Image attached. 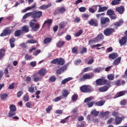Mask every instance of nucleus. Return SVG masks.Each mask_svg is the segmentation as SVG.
Instances as JSON below:
<instances>
[{
  "label": "nucleus",
  "instance_id": "obj_1",
  "mask_svg": "<svg viewBox=\"0 0 127 127\" xmlns=\"http://www.w3.org/2000/svg\"><path fill=\"white\" fill-rule=\"evenodd\" d=\"M31 12L33 19L31 22H30L29 26L31 27L32 31H38L40 29V24L35 22H37V21H38L37 19H39V18L42 16V11H34Z\"/></svg>",
  "mask_w": 127,
  "mask_h": 127
},
{
  "label": "nucleus",
  "instance_id": "obj_2",
  "mask_svg": "<svg viewBox=\"0 0 127 127\" xmlns=\"http://www.w3.org/2000/svg\"><path fill=\"white\" fill-rule=\"evenodd\" d=\"M104 35H103V33H100L93 40H90L88 42V44L91 45L92 43H97V42H99V41H102V40H104Z\"/></svg>",
  "mask_w": 127,
  "mask_h": 127
},
{
  "label": "nucleus",
  "instance_id": "obj_3",
  "mask_svg": "<svg viewBox=\"0 0 127 127\" xmlns=\"http://www.w3.org/2000/svg\"><path fill=\"white\" fill-rule=\"evenodd\" d=\"M111 81L105 79L99 78L96 80V86H103V85H110Z\"/></svg>",
  "mask_w": 127,
  "mask_h": 127
},
{
  "label": "nucleus",
  "instance_id": "obj_4",
  "mask_svg": "<svg viewBox=\"0 0 127 127\" xmlns=\"http://www.w3.org/2000/svg\"><path fill=\"white\" fill-rule=\"evenodd\" d=\"M114 32H116L115 28L110 27L106 28L103 31V33L105 36H110V35H112Z\"/></svg>",
  "mask_w": 127,
  "mask_h": 127
},
{
  "label": "nucleus",
  "instance_id": "obj_5",
  "mask_svg": "<svg viewBox=\"0 0 127 127\" xmlns=\"http://www.w3.org/2000/svg\"><path fill=\"white\" fill-rule=\"evenodd\" d=\"M12 33H13V30L5 28L3 30L2 33L0 34V36L3 37V36H7V35H9Z\"/></svg>",
  "mask_w": 127,
  "mask_h": 127
},
{
  "label": "nucleus",
  "instance_id": "obj_6",
  "mask_svg": "<svg viewBox=\"0 0 127 127\" xmlns=\"http://www.w3.org/2000/svg\"><path fill=\"white\" fill-rule=\"evenodd\" d=\"M80 90L82 93H90V92H93V89L88 87L87 85H82L80 87Z\"/></svg>",
  "mask_w": 127,
  "mask_h": 127
},
{
  "label": "nucleus",
  "instance_id": "obj_7",
  "mask_svg": "<svg viewBox=\"0 0 127 127\" xmlns=\"http://www.w3.org/2000/svg\"><path fill=\"white\" fill-rule=\"evenodd\" d=\"M33 80L34 82L37 83V82H39L42 80V77L38 73H36L33 74Z\"/></svg>",
  "mask_w": 127,
  "mask_h": 127
},
{
  "label": "nucleus",
  "instance_id": "obj_8",
  "mask_svg": "<svg viewBox=\"0 0 127 127\" xmlns=\"http://www.w3.org/2000/svg\"><path fill=\"white\" fill-rule=\"evenodd\" d=\"M93 77H94V73L91 75L89 74V73H85L82 76V78H80V80H81V81L90 80V79H92Z\"/></svg>",
  "mask_w": 127,
  "mask_h": 127
},
{
  "label": "nucleus",
  "instance_id": "obj_9",
  "mask_svg": "<svg viewBox=\"0 0 127 127\" xmlns=\"http://www.w3.org/2000/svg\"><path fill=\"white\" fill-rule=\"evenodd\" d=\"M52 22H53V20L51 19H48L47 20L45 21L43 25H42V28L43 27H45V26H48L50 27V26H51V24H52Z\"/></svg>",
  "mask_w": 127,
  "mask_h": 127
},
{
  "label": "nucleus",
  "instance_id": "obj_10",
  "mask_svg": "<svg viewBox=\"0 0 127 127\" xmlns=\"http://www.w3.org/2000/svg\"><path fill=\"white\" fill-rule=\"evenodd\" d=\"M67 67H68L67 64L63 66L62 67L57 70L56 72V74H58L59 75L61 74L62 73H63V72H64V71L67 70Z\"/></svg>",
  "mask_w": 127,
  "mask_h": 127
},
{
  "label": "nucleus",
  "instance_id": "obj_11",
  "mask_svg": "<svg viewBox=\"0 0 127 127\" xmlns=\"http://www.w3.org/2000/svg\"><path fill=\"white\" fill-rule=\"evenodd\" d=\"M109 22H110V18L108 17H102L100 18V23L102 25H105V24H107Z\"/></svg>",
  "mask_w": 127,
  "mask_h": 127
},
{
  "label": "nucleus",
  "instance_id": "obj_12",
  "mask_svg": "<svg viewBox=\"0 0 127 127\" xmlns=\"http://www.w3.org/2000/svg\"><path fill=\"white\" fill-rule=\"evenodd\" d=\"M115 10L119 13V14H124L125 12V8L124 6H121L117 7Z\"/></svg>",
  "mask_w": 127,
  "mask_h": 127
},
{
  "label": "nucleus",
  "instance_id": "obj_13",
  "mask_svg": "<svg viewBox=\"0 0 127 127\" xmlns=\"http://www.w3.org/2000/svg\"><path fill=\"white\" fill-rule=\"evenodd\" d=\"M110 88H111V83H109V85H107L99 88V91L101 92H107V91L109 90Z\"/></svg>",
  "mask_w": 127,
  "mask_h": 127
},
{
  "label": "nucleus",
  "instance_id": "obj_14",
  "mask_svg": "<svg viewBox=\"0 0 127 127\" xmlns=\"http://www.w3.org/2000/svg\"><path fill=\"white\" fill-rule=\"evenodd\" d=\"M119 42L121 46H123V45H125V44H127V36L122 37L121 39H119Z\"/></svg>",
  "mask_w": 127,
  "mask_h": 127
},
{
  "label": "nucleus",
  "instance_id": "obj_15",
  "mask_svg": "<svg viewBox=\"0 0 127 127\" xmlns=\"http://www.w3.org/2000/svg\"><path fill=\"white\" fill-rule=\"evenodd\" d=\"M97 6H99V9L97 11V12H104V11H106V10H108L107 6H103L101 5H97L95 6L96 8H97Z\"/></svg>",
  "mask_w": 127,
  "mask_h": 127
},
{
  "label": "nucleus",
  "instance_id": "obj_16",
  "mask_svg": "<svg viewBox=\"0 0 127 127\" xmlns=\"http://www.w3.org/2000/svg\"><path fill=\"white\" fill-rule=\"evenodd\" d=\"M38 74L41 76V77H44L45 76V74L47 73V70L45 68L41 69L38 72Z\"/></svg>",
  "mask_w": 127,
  "mask_h": 127
},
{
  "label": "nucleus",
  "instance_id": "obj_17",
  "mask_svg": "<svg viewBox=\"0 0 127 127\" xmlns=\"http://www.w3.org/2000/svg\"><path fill=\"white\" fill-rule=\"evenodd\" d=\"M88 24L91 26H98V20L92 19L88 22Z\"/></svg>",
  "mask_w": 127,
  "mask_h": 127
},
{
  "label": "nucleus",
  "instance_id": "obj_18",
  "mask_svg": "<svg viewBox=\"0 0 127 127\" xmlns=\"http://www.w3.org/2000/svg\"><path fill=\"white\" fill-rule=\"evenodd\" d=\"M65 43H66L65 41L63 40H60L57 43L56 45L59 48H62V47H64Z\"/></svg>",
  "mask_w": 127,
  "mask_h": 127
},
{
  "label": "nucleus",
  "instance_id": "obj_19",
  "mask_svg": "<svg viewBox=\"0 0 127 127\" xmlns=\"http://www.w3.org/2000/svg\"><path fill=\"white\" fill-rule=\"evenodd\" d=\"M123 119H124L123 117H116L115 119L116 125H121V124H122V122H123Z\"/></svg>",
  "mask_w": 127,
  "mask_h": 127
},
{
  "label": "nucleus",
  "instance_id": "obj_20",
  "mask_svg": "<svg viewBox=\"0 0 127 127\" xmlns=\"http://www.w3.org/2000/svg\"><path fill=\"white\" fill-rule=\"evenodd\" d=\"M125 84H126V81L119 79L116 81V82L115 83V85H116V86H121V85H122V86H124Z\"/></svg>",
  "mask_w": 127,
  "mask_h": 127
},
{
  "label": "nucleus",
  "instance_id": "obj_21",
  "mask_svg": "<svg viewBox=\"0 0 127 127\" xmlns=\"http://www.w3.org/2000/svg\"><path fill=\"white\" fill-rule=\"evenodd\" d=\"M119 57V55L117 53H113L112 54H109V58L110 59H113V60H115L116 58H118Z\"/></svg>",
  "mask_w": 127,
  "mask_h": 127
},
{
  "label": "nucleus",
  "instance_id": "obj_22",
  "mask_svg": "<svg viewBox=\"0 0 127 127\" xmlns=\"http://www.w3.org/2000/svg\"><path fill=\"white\" fill-rule=\"evenodd\" d=\"M121 61H122V58L119 57L117 59H116L113 62V65L114 66H117V65H119L121 63Z\"/></svg>",
  "mask_w": 127,
  "mask_h": 127
},
{
  "label": "nucleus",
  "instance_id": "obj_23",
  "mask_svg": "<svg viewBox=\"0 0 127 127\" xmlns=\"http://www.w3.org/2000/svg\"><path fill=\"white\" fill-rule=\"evenodd\" d=\"M124 23V21L122 19L119 20L118 22H116L114 23V25L116 27H120V26H122L123 24Z\"/></svg>",
  "mask_w": 127,
  "mask_h": 127
},
{
  "label": "nucleus",
  "instance_id": "obj_24",
  "mask_svg": "<svg viewBox=\"0 0 127 127\" xmlns=\"http://www.w3.org/2000/svg\"><path fill=\"white\" fill-rule=\"evenodd\" d=\"M14 42H15V38H14V37H12V38L10 39L9 43L11 48H13V47L15 46V44Z\"/></svg>",
  "mask_w": 127,
  "mask_h": 127
},
{
  "label": "nucleus",
  "instance_id": "obj_25",
  "mask_svg": "<svg viewBox=\"0 0 127 127\" xmlns=\"http://www.w3.org/2000/svg\"><path fill=\"white\" fill-rule=\"evenodd\" d=\"M5 49H1L0 50V59H2L4 56L5 55Z\"/></svg>",
  "mask_w": 127,
  "mask_h": 127
},
{
  "label": "nucleus",
  "instance_id": "obj_26",
  "mask_svg": "<svg viewBox=\"0 0 127 127\" xmlns=\"http://www.w3.org/2000/svg\"><path fill=\"white\" fill-rule=\"evenodd\" d=\"M22 31L27 33L29 32V26L24 25L21 28Z\"/></svg>",
  "mask_w": 127,
  "mask_h": 127
},
{
  "label": "nucleus",
  "instance_id": "obj_27",
  "mask_svg": "<svg viewBox=\"0 0 127 127\" xmlns=\"http://www.w3.org/2000/svg\"><path fill=\"white\" fill-rule=\"evenodd\" d=\"M127 93V91H122L117 93L116 98H120V97H122V96H124Z\"/></svg>",
  "mask_w": 127,
  "mask_h": 127
},
{
  "label": "nucleus",
  "instance_id": "obj_28",
  "mask_svg": "<svg viewBox=\"0 0 127 127\" xmlns=\"http://www.w3.org/2000/svg\"><path fill=\"white\" fill-rule=\"evenodd\" d=\"M107 15L111 16L112 15H115V14H116V13L115 12V11H114V10L110 9L107 11Z\"/></svg>",
  "mask_w": 127,
  "mask_h": 127
},
{
  "label": "nucleus",
  "instance_id": "obj_29",
  "mask_svg": "<svg viewBox=\"0 0 127 127\" xmlns=\"http://www.w3.org/2000/svg\"><path fill=\"white\" fill-rule=\"evenodd\" d=\"M99 113L100 112H99L98 111H97L96 109H94L91 111V115L93 116V117H98V116H99Z\"/></svg>",
  "mask_w": 127,
  "mask_h": 127
},
{
  "label": "nucleus",
  "instance_id": "obj_30",
  "mask_svg": "<svg viewBox=\"0 0 127 127\" xmlns=\"http://www.w3.org/2000/svg\"><path fill=\"white\" fill-rule=\"evenodd\" d=\"M51 6V3L48 4L47 5H42L40 6V9H47L48 7H50Z\"/></svg>",
  "mask_w": 127,
  "mask_h": 127
},
{
  "label": "nucleus",
  "instance_id": "obj_31",
  "mask_svg": "<svg viewBox=\"0 0 127 127\" xmlns=\"http://www.w3.org/2000/svg\"><path fill=\"white\" fill-rule=\"evenodd\" d=\"M73 78L72 77H68L67 78H65L62 81V85H65L67 82H69V81H71V80H72Z\"/></svg>",
  "mask_w": 127,
  "mask_h": 127
},
{
  "label": "nucleus",
  "instance_id": "obj_32",
  "mask_svg": "<svg viewBox=\"0 0 127 127\" xmlns=\"http://www.w3.org/2000/svg\"><path fill=\"white\" fill-rule=\"evenodd\" d=\"M15 115H16L15 111H11L9 110L8 113V118H12V117L15 116Z\"/></svg>",
  "mask_w": 127,
  "mask_h": 127
},
{
  "label": "nucleus",
  "instance_id": "obj_33",
  "mask_svg": "<svg viewBox=\"0 0 127 127\" xmlns=\"http://www.w3.org/2000/svg\"><path fill=\"white\" fill-rule=\"evenodd\" d=\"M65 64V60L63 58H60L58 60V65H64Z\"/></svg>",
  "mask_w": 127,
  "mask_h": 127
},
{
  "label": "nucleus",
  "instance_id": "obj_34",
  "mask_svg": "<svg viewBox=\"0 0 127 127\" xmlns=\"http://www.w3.org/2000/svg\"><path fill=\"white\" fill-rule=\"evenodd\" d=\"M69 93L68 92L67 90H64L62 92V98L63 97H64V98H67L68 95H69Z\"/></svg>",
  "mask_w": 127,
  "mask_h": 127
},
{
  "label": "nucleus",
  "instance_id": "obj_35",
  "mask_svg": "<svg viewBox=\"0 0 127 127\" xmlns=\"http://www.w3.org/2000/svg\"><path fill=\"white\" fill-rule=\"evenodd\" d=\"M52 41V38H46L43 42L44 44H48V43H50Z\"/></svg>",
  "mask_w": 127,
  "mask_h": 127
},
{
  "label": "nucleus",
  "instance_id": "obj_36",
  "mask_svg": "<svg viewBox=\"0 0 127 127\" xmlns=\"http://www.w3.org/2000/svg\"><path fill=\"white\" fill-rule=\"evenodd\" d=\"M78 94H73L72 97H71V100L73 102H75V101H77V100H78Z\"/></svg>",
  "mask_w": 127,
  "mask_h": 127
},
{
  "label": "nucleus",
  "instance_id": "obj_37",
  "mask_svg": "<svg viewBox=\"0 0 127 127\" xmlns=\"http://www.w3.org/2000/svg\"><path fill=\"white\" fill-rule=\"evenodd\" d=\"M4 73L5 74V76L6 78H9L10 76L8 75V66L6 67L4 70Z\"/></svg>",
  "mask_w": 127,
  "mask_h": 127
},
{
  "label": "nucleus",
  "instance_id": "obj_38",
  "mask_svg": "<svg viewBox=\"0 0 127 127\" xmlns=\"http://www.w3.org/2000/svg\"><path fill=\"white\" fill-rule=\"evenodd\" d=\"M29 16L32 17L31 12L26 13L25 15H24V16L22 17V19L23 20L26 19V18H27V17Z\"/></svg>",
  "mask_w": 127,
  "mask_h": 127
},
{
  "label": "nucleus",
  "instance_id": "obj_39",
  "mask_svg": "<svg viewBox=\"0 0 127 127\" xmlns=\"http://www.w3.org/2000/svg\"><path fill=\"white\" fill-rule=\"evenodd\" d=\"M122 0H113L112 2V5H117V4H120V1Z\"/></svg>",
  "mask_w": 127,
  "mask_h": 127
},
{
  "label": "nucleus",
  "instance_id": "obj_40",
  "mask_svg": "<svg viewBox=\"0 0 127 127\" xmlns=\"http://www.w3.org/2000/svg\"><path fill=\"white\" fill-rule=\"evenodd\" d=\"M95 105L98 107H102V106H104V105H105V102L103 101H100L95 103Z\"/></svg>",
  "mask_w": 127,
  "mask_h": 127
},
{
  "label": "nucleus",
  "instance_id": "obj_41",
  "mask_svg": "<svg viewBox=\"0 0 127 127\" xmlns=\"http://www.w3.org/2000/svg\"><path fill=\"white\" fill-rule=\"evenodd\" d=\"M14 35L17 37H18V36H20L21 35V30H17L16 31H15L14 33Z\"/></svg>",
  "mask_w": 127,
  "mask_h": 127
},
{
  "label": "nucleus",
  "instance_id": "obj_42",
  "mask_svg": "<svg viewBox=\"0 0 127 127\" xmlns=\"http://www.w3.org/2000/svg\"><path fill=\"white\" fill-rule=\"evenodd\" d=\"M24 58L26 60H29V61L32 60V59H33L32 56L28 55V54L25 55Z\"/></svg>",
  "mask_w": 127,
  "mask_h": 127
},
{
  "label": "nucleus",
  "instance_id": "obj_43",
  "mask_svg": "<svg viewBox=\"0 0 127 127\" xmlns=\"http://www.w3.org/2000/svg\"><path fill=\"white\" fill-rule=\"evenodd\" d=\"M107 78L110 81H113V80L115 79V76L113 74H108L107 75Z\"/></svg>",
  "mask_w": 127,
  "mask_h": 127
},
{
  "label": "nucleus",
  "instance_id": "obj_44",
  "mask_svg": "<svg viewBox=\"0 0 127 127\" xmlns=\"http://www.w3.org/2000/svg\"><path fill=\"white\" fill-rule=\"evenodd\" d=\"M10 111L16 112V107L14 105H11L9 106Z\"/></svg>",
  "mask_w": 127,
  "mask_h": 127
},
{
  "label": "nucleus",
  "instance_id": "obj_45",
  "mask_svg": "<svg viewBox=\"0 0 127 127\" xmlns=\"http://www.w3.org/2000/svg\"><path fill=\"white\" fill-rule=\"evenodd\" d=\"M82 33H83V30H80L78 32L75 34L76 37H79L80 35H82Z\"/></svg>",
  "mask_w": 127,
  "mask_h": 127
},
{
  "label": "nucleus",
  "instance_id": "obj_46",
  "mask_svg": "<svg viewBox=\"0 0 127 127\" xmlns=\"http://www.w3.org/2000/svg\"><path fill=\"white\" fill-rule=\"evenodd\" d=\"M71 113H73L74 115H77L78 114V107H76L75 108H73L71 110Z\"/></svg>",
  "mask_w": 127,
  "mask_h": 127
},
{
  "label": "nucleus",
  "instance_id": "obj_47",
  "mask_svg": "<svg viewBox=\"0 0 127 127\" xmlns=\"http://www.w3.org/2000/svg\"><path fill=\"white\" fill-rule=\"evenodd\" d=\"M7 97H8L7 94H3L0 95V98L1 100H5V99H6Z\"/></svg>",
  "mask_w": 127,
  "mask_h": 127
},
{
  "label": "nucleus",
  "instance_id": "obj_48",
  "mask_svg": "<svg viewBox=\"0 0 127 127\" xmlns=\"http://www.w3.org/2000/svg\"><path fill=\"white\" fill-rule=\"evenodd\" d=\"M72 53L73 54H77L78 53V49L76 47H73L72 49Z\"/></svg>",
  "mask_w": 127,
  "mask_h": 127
},
{
  "label": "nucleus",
  "instance_id": "obj_49",
  "mask_svg": "<svg viewBox=\"0 0 127 127\" xmlns=\"http://www.w3.org/2000/svg\"><path fill=\"white\" fill-rule=\"evenodd\" d=\"M55 81H56V77L55 76H51L49 79V82H55Z\"/></svg>",
  "mask_w": 127,
  "mask_h": 127
},
{
  "label": "nucleus",
  "instance_id": "obj_50",
  "mask_svg": "<svg viewBox=\"0 0 127 127\" xmlns=\"http://www.w3.org/2000/svg\"><path fill=\"white\" fill-rule=\"evenodd\" d=\"M60 13H64L66 11V8L64 7H62L61 8H59Z\"/></svg>",
  "mask_w": 127,
  "mask_h": 127
},
{
  "label": "nucleus",
  "instance_id": "obj_51",
  "mask_svg": "<svg viewBox=\"0 0 127 127\" xmlns=\"http://www.w3.org/2000/svg\"><path fill=\"white\" fill-rule=\"evenodd\" d=\"M23 101L24 102H28L29 101V96L27 95H25L23 96Z\"/></svg>",
  "mask_w": 127,
  "mask_h": 127
},
{
  "label": "nucleus",
  "instance_id": "obj_52",
  "mask_svg": "<svg viewBox=\"0 0 127 127\" xmlns=\"http://www.w3.org/2000/svg\"><path fill=\"white\" fill-rule=\"evenodd\" d=\"M22 94H23V91L22 90H20L17 93V98H20L21 96H22Z\"/></svg>",
  "mask_w": 127,
  "mask_h": 127
},
{
  "label": "nucleus",
  "instance_id": "obj_53",
  "mask_svg": "<svg viewBox=\"0 0 127 127\" xmlns=\"http://www.w3.org/2000/svg\"><path fill=\"white\" fill-rule=\"evenodd\" d=\"M63 99V98L62 97V96H58L57 98H55L54 99V102H59V101H60L61 99Z\"/></svg>",
  "mask_w": 127,
  "mask_h": 127
},
{
  "label": "nucleus",
  "instance_id": "obj_54",
  "mask_svg": "<svg viewBox=\"0 0 127 127\" xmlns=\"http://www.w3.org/2000/svg\"><path fill=\"white\" fill-rule=\"evenodd\" d=\"M87 48L83 47L82 50L80 51V54H83L84 53H87Z\"/></svg>",
  "mask_w": 127,
  "mask_h": 127
},
{
  "label": "nucleus",
  "instance_id": "obj_55",
  "mask_svg": "<svg viewBox=\"0 0 127 127\" xmlns=\"http://www.w3.org/2000/svg\"><path fill=\"white\" fill-rule=\"evenodd\" d=\"M28 43L34 44V43H37V41L33 39V40H30L27 41Z\"/></svg>",
  "mask_w": 127,
  "mask_h": 127
},
{
  "label": "nucleus",
  "instance_id": "obj_56",
  "mask_svg": "<svg viewBox=\"0 0 127 127\" xmlns=\"http://www.w3.org/2000/svg\"><path fill=\"white\" fill-rule=\"evenodd\" d=\"M66 26V24H65V22H62L59 24V27L60 28H64Z\"/></svg>",
  "mask_w": 127,
  "mask_h": 127
},
{
  "label": "nucleus",
  "instance_id": "obj_57",
  "mask_svg": "<svg viewBox=\"0 0 127 127\" xmlns=\"http://www.w3.org/2000/svg\"><path fill=\"white\" fill-rule=\"evenodd\" d=\"M36 6V4L34 3L32 6L26 8V9H27V10H30V9H32L33 8H35Z\"/></svg>",
  "mask_w": 127,
  "mask_h": 127
},
{
  "label": "nucleus",
  "instance_id": "obj_58",
  "mask_svg": "<svg viewBox=\"0 0 127 127\" xmlns=\"http://www.w3.org/2000/svg\"><path fill=\"white\" fill-rule=\"evenodd\" d=\"M121 106H126L127 105V100L124 99L120 102Z\"/></svg>",
  "mask_w": 127,
  "mask_h": 127
},
{
  "label": "nucleus",
  "instance_id": "obj_59",
  "mask_svg": "<svg viewBox=\"0 0 127 127\" xmlns=\"http://www.w3.org/2000/svg\"><path fill=\"white\" fill-rule=\"evenodd\" d=\"M71 38H72V37H71V35H67L65 37V39L67 41H70V40H71Z\"/></svg>",
  "mask_w": 127,
  "mask_h": 127
},
{
  "label": "nucleus",
  "instance_id": "obj_60",
  "mask_svg": "<svg viewBox=\"0 0 127 127\" xmlns=\"http://www.w3.org/2000/svg\"><path fill=\"white\" fill-rule=\"evenodd\" d=\"M28 91L30 92V93H33V92H34V87H32V85H31V87H29Z\"/></svg>",
  "mask_w": 127,
  "mask_h": 127
},
{
  "label": "nucleus",
  "instance_id": "obj_61",
  "mask_svg": "<svg viewBox=\"0 0 127 127\" xmlns=\"http://www.w3.org/2000/svg\"><path fill=\"white\" fill-rule=\"evenodd\" d=\"M109 112L108 111H106L103 113H101V115L102 116V117H106V116H109Z\"/></svg>",
  "mask_w": 127,
  "mask_h": 127
},
{
  "label": "nucleus",
  "instance_id": "obj_62",
  "mask_svg": "<svg viewBox=\"0 0 127 127\" xmlns=\"http://www.w3.org/2000/svg\"><path fill=\"white\" fill-rule=\"evenodd\" d=\"M14 85L15 83H11L8 87V89H9V90H12L13 89H14Z\"/></svg>",
  "mask_w": 127,
  "mask_h": 127
},
{
  "label": "nucleus",
  "instance_id": "obj_63",
  "mask_svg": "<svg viewBox=\"0 0 127 127\" xmlns=\"http://www.w3.org/2000/svg\"><path fill=\"white\" fill-rule=\"evenodd\" d=\"M58 60L59 59H55L51 61L52 64H58Z\"/></svg>",
  "mask_w": 127,
  "mask_h": 127
},
{
  "label": "nucleus",
  "instance_id": "obj_64",
  "mask_svg": "<svg viewBox=\"0 0 127 127\" xmlns=\"http://www.w3.org/2000/svg\"><path fill=\"white\" fill-rule=\"evenodd\" d=\"M79 10L80 11V12H84L86 11V7H81L79 8Z\"/></svg>",
  "mask_w": 127,
  "mask_h": 127
}]
</instances>
